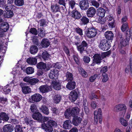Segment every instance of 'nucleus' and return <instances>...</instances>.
Instances as JSON below:
<instances>
[{"instance_id":"79ce46f5","label":"nucleus","mask_w":132,"mask_h":132,"mask_svg":"<svg viewBox=\"0 0 132 132\" xmlns=\"http://www.w3.org/2000/svg\"><path fill=\"white\" fill-rule=\"evenodd\" d=\"M69 10L73 9L75 7L76 3L73 0H71L69 1Z\"/></svg>"},{"instance_id":"052dcab7","label":"nucleus","mask_w":132,"mask_h":132,"mask_svg":"<svg viewBox=\"0 0 132 132\" xmlns=\"http://www.w3.org/2000/svg\"><path fill=\"white\" fill-rule=\"evenodd\" d=\"M97 75V74H95L94 75L91 76L89 78L90 81L91 82L94 81L96 78Z\"/></svg>"},{"instance_id":"f257e3e1","label":"nucleus","mask_w":132,"mask_h":132,"mask_svg":"<svg viewBox=\"0 0 132 132\" xmlns=\"http://www.w3.org/2000/svg\"><path fill=\"white\" fill-rule=\"evenodd\" d=\"M57 125V123L55 121L50 120L47 122L46 124H42L41 127L47 132H52L53 130V127H55Z\"/></svg>"},{"instance_id":"a19ab883","label":"nucleus","mask_w":132,"mask_h":132,"mask_svg":"<svg viewBox=\"0 0 132 132\" xmlns=\"http://www.w3.org/2000/svg\"><path fill=\"white\" fill-rule=\"evenodd\" d=\"M14 6L12 4L7 5H5L4 8L6 11H12L14 9Z\"/></svg>"},{"instance_id":"f3484780","label":"nucleus","mask_w":132,"mask_h":132,"mask_svg":"<svg viewBox=\"0 0 132 132\" xmlns=\"http://www.w3.org/2000/svg\"><path fill=\"white\" fill-rule=\"evenodd\" d=\"M32 117L34 119L39 121H40L43 118L42 114L38 111H37L33 114Z\"/></svg>"},{"instance_id":"58836bf2","label":"nucleus","mask_w":132,"mask_h":132,"mask_svg":"<svg viewBox=\"0 0 132 132\" xmlns=\"http://www.w3.org/2000/svg\"><path fill=\"white\" fill-rule=\"evenodd\" d=\"M15 4L18 6H20L23 5L24 4L23 0H15Z\"/></svg>"},{"instance_id":"864d4df0","label":"nucleus","mask_w":132,"mask_h":132,"mask_svg":"<svg viewBox=\"0 0 132 132\" xmlns=\"http://www.w3.org/2000/svg\"><path fill=\"white\" fill-rule=\"evenodd\" d=\"M120 121L121 124L124 126H126L128 125L127 121L123 118L120 119Z\"/></svg>"},{"instance_id":"f8f14e48","label":"nucleus","mask_w":132,"mask_h":132,"mask_svg":"<svg viewBox=\"0 0 132 132\" xmlns=\"http://www.w3.org/2000/svg\"><path fill=\"white\" fill-rule=\"evenodd\" d=\"M96 12V9L94 7H91L88 9L87 15L88 17H93L95 15Z\"/></svg>"},{"instance_id":"9d476101","label":"nucleus","mask_w":132,"mask_h":132,"mask_svg":"<svg viewBox=\"0 0 132 132\" xmlns=\"http://www.w3.org/2000/svg\"><path fill=\"white\" fill-rule=\"evenodd\" d=\"M79 5L82 10H86L89 7V4L87 0H83L80 1Z\"/></svg>"},{"instance_id":"412c9836","label":"nucleus","mask_w":132,"mask_h":132,"mask_svg":"<svg viewBox=\"0 0 132 132\" xmlns=\"http://www.w3.org/2000/svg\"><path fill=\"white\" fill-rule=\"evenodd\" d=\"M72 16L76 19H78L81 16L79 12L77 10H73L72 12Z\"/></svg>"},{"instance_id":"423d86ee","label":"nucleus","mask_w":132,"mask_h":132,"mask_svg":"<svg viewBox=\"0 0 132 132\" xmlns=\"http://www.w3.org/2000/svg\"><path fill=\"white\" fill-rule=\"evenodd\" d=\"M94 121L96 123L98 121V119L100 121V123H101L102 119V113L101 109L99 108L97 110L95 111L94 112Z\"/></svg>"},{"instance_id":"603ef678","label":"nucleus","mask_w":132,"mask_h":132,"mask_svg":"<svg viewBox=\"0 0 132 132\" xmlns=\"http://www.w3.org/2000/svg\"><path fill=\"white\" fill-rule=\"evenodd\" d=\"M130 67L129 66H127L125 69V71L126 73H128L129 72L130 70V72L132 74V64H130Z\"/></svg>"},{"instance_id":"c9c22d12","label":"nucleus","mask_w":132,"mask_h":132,"mask_svg":"<svg viewBox=\"0 0 132 132\" xmlns=\"http://www.w3.org/2000/svg\"><path fill=\"white\" fill-rule=\"evenodd\" d=\"M42 112L44 114L48 115L49 113L48 108L45 105L42 106L40 108Z\"/></svg>"},{"instance_id":"aec40b11","label":"nucleus","mask_w":132,"mask_h":132,"mask_svg":"<svg viewBox=\"0 0 132 132\" xmlns=\"http://www.w3.org/2000/svg\"><path fill=\"white\" fill-rule=\"evenodd\" d=\"M105 36L107 39L111 40L113 39L114 37V35L111 31H108L105 33Z\"/></svg>"},{"instance_id":"13d9d810","label":"nucleus","mask_w":132,"mask_h":132,"mask_svg":"<svg viewBox=\"0 0 132 132\" xmlns=\"http://www.w3.org/2000/svg\"><path fill=\"white\" fill-rule=\"evenodd\" d=\"M29 32L31 34L35 35L37 34V30L34 28H31L29 30Z\"/></svg>"},{"instance_id":"473e14b6","label":"nucleus","mask_w":132,"mask_h":132,"mask_svg":"<svg viewBox=\"0 0 132 132\" xmlns=\"http://www.w3.org/2000/svg\"><path fill=\"white\" fill-rule=\"evenodd\" d=\"M22 91L24 94H27L31 91V89L28 86H25L22 87Z\"/></svg>"},{"instance_id":"e433bc0d","label":"nucleus","mask_w":132,"mask_h":132,"mask_svg":"<svg viewBox=\"0 0 132 132\" xmlns=\"http://www.w3.org/2000/svg\"><path fill=\"white\" fill-rule=\"evenodd\" d=\"M65 76L66 77V80L68 81H71L73 79V75L71 73H70L69 72H67Z\"/></svg>"},{"instance_id":"680f3d73","label":"nucleus","mask_w":132,"mask_h":132,"mask_svg":"<svg viewBox=\"0 0 132 132\" xmlns=\"http://www.w3.org/2000/svg\"><path fill=\"white\" fill-rule=\"evenodd\" d=\"M9 86V85H7L4 88L3 91L4 93L5 94H7L8 93L10 92L11 90L9 88H7V87Z\"/></svg>"},{"instance_id":"39448f33","label":"nucleus","mask_w":132,"mask_h":132,"mask_svg":"<svg viewBox=\"0 0 132 132\" xmlns=\"http://www.w3.org/2000/svg\"><path fill=\"white\" fill-rule=\"evenodd\" d=\"M126 106L124 104H121L116 105L114 107V110L115 112H118L121 111L120 113H121V115H124L126 109Z\"/></svg>"},{"instance_id":"20e7f679","label":"nucleus","mask_w":132,"mask_h":132,"mask_svg":"<svg viewBox=\"0 0 132 132\" xmlns=\"http://www.w3.org/2000/svg\"><path fill=\"white\" fill-rule=\"evenodd\" d=\"M98 46L102 50L106 51L110 48V45L108 42L107 40L105 39H103L100 41Z\"/></svg>"},{"instance_id":"09e8293b","label":"nucleus","mask_w":132,"mask_h":132,"mask_svg":"<svg viewBox=\"0 0 132 132\" xmlns=\"http://www.w3.org/2000/svg\"><path fill=\"white\" fill-rule=\"evenodd\" d=\"M15 132H23L21 125H18L15 126L14 128Z\"/></svg>"},{"instance_id":"e2e57ef3","label":"nucleus","mask_w":132,"mask_h":132,"mask_svg":"<svg viewBox=\"0 0 132 132\" xmlns=\"http://www.w3.org/2000/svg\"><path fill=\"white\" fill-rule=\"evenodd\" d=\"M91 107L93 109H95L97 105V103L95 101H93L91 103Z\"/></svg>"},{"instance_id":"37998d69","label":"nucleus","mask_w":132,"mask_h":132,"mask_svg":"<svg viewBox=\"0 0 132 132\" xmlns=\"http://www.w3.org/2000/svg\"><path fill=\"white\" fill-rule=\"evenodd\" d=\"M49 54L46 51L42 53V57L45 60H47L49 58Z\"/></svg>"},{"instance_id":"bb28decb","label":"nucleus","mask_w":132,"mask_h":132,"mask_svg":"<svg viewBox=\"0 0 132 132\" xmlns=\"http://www.w3.org/2000/svg\"><path fill=\"white\" fill-rule=\"evenodd\" d=\"M71 121L67 120L65 121L63 124V126L64 128L65 129H69L71 128L70 123Z\"/></svg>"},{"instance_id":"0e129e2a","label":"nucleus","mask_w":132,"mask_h":132,"mask_svg":"<svg viewBox=\"0 0 132 132\" xmlns=\"http://www.w3.org/2000/svg\"><path fill=\"white\" fill-rule=\"evenodd\" d=\"M6 1L5 0H0V6L4 9L5 6Z\"/></svg>"},{"instance_id":"a211bd4d","label":"nucleus","mask_w":132,"mask_h":132,"mask_svg":"<svg viewBox=\"0 0 132 132\" xmlns=\"http://www.w3.org/2000/svg\"><path fill=\"white\" fill-rule=\"evenodd\" d=\"M4 132H12L14 130V128L11 124H7L5 125L3 128Z\"/></svg>"},{"instance_id":"ea45409f","label":"nucleus","mask_w":132,"mask_h":132,"mask_svg":"<svg viewBox=\"0 0 132 132\" xmlns=\"http://www.w3.org/2000/svg\"><path fill=\"white\" fill-rule=\"evenodd\" d=\"M38 50V48L36 46L33 45L31 47L30 52L31 53L34 54L37 52Z\"/></svg>"},{"instance_id":"2eb2a0df","label":"nucleus","mask_w":132,"mask_h":132,"mask_svg":"<svg viewBox=\"0 0 132 132\" xmlns=\"http://www.w3.org/2000/svg\"><path fill=\"white\" fill-rule=\"evenodd\" d=\"M81 119L78 116L73 117L72 120V123L75 126L78 125L81 122Z\"/></svg>"},{"instance_id":"c85d7f7f","label":"nucleus","mask_w":132,"mask_h":132,"mask_svg":"<svg viewBox=\"0 0 132 132\" xmlns=\"http://www.w3.org/2000/svg\"><path fill=\"white\" fill-rule=\"evenodd\" d=\"M27 63L31 65H35L37 63V59L35 58L30 57L27 60Z\"/></svg>"},{"instance_id":"a878e982","label":"nucleus","mask_w":132,"mask_h":132,"mask_svg":"<svg viewBox=\"0 0 132 132\" xmlns=\"http://www.w3.org/2000/svg\"><path fill=\"white\" fill-rule=\"evenodd\" d=\"M76 86V83L75 81L69 82L66 85L67 88L70 90L74 89Z\"/></svg>"},{"instance_id":"a18cd8bd","label":"nucleus","mask_w":132,"mask_h":132,"mask_svg":"<svg viewBox=\"0 0 132 132\" xmlns=\"http://www.w3.org/2000/svg\"><path fill=\"white\" fill-rule=\"evenodd\" d=\"M26 72L27 74H31L34 72V69L32 67H27L26 69Z\"/></svg>"},{"instance_id":"6e6d98bb","label":"nucleus","mask_w":132,"mask_h":132,"mask_svg":"<svg viewBox=\"0 0 132 132\" xmlns=\"http://www.w3.org/2000/svg\"><path fill=\"white\" fill-rule=\"evenodd\" d=\"M91 3L93 6L95 7L96 8L98 7L100 5L99 3L95 0H92Z\"/></svg>"},{"instance_id":"8fccbe9b","label":"nucleus","mask_w":132,"mask_h":132,"mask_svg":"<svg viewBox=\"0 0 132 132\" xmlns=\"http://www.w3.org/2000/svg\"><path fill=\"white\" fill-rule=\"evenodd\" d=\"M32 40L34 44L37 45H39V42L37 39V37L35 36H33L31 37Z\"/></svg>"},{"instance_id":"49530a36","label":"nucleus","mask_w":132,"mask_h":132,"mask_svg":"<svg viewBox=\"0 0 132 132\" xmlns=\"http://www.w3.org/2000/svg\"><path fill=\"white\" fill-rule=\"evenodd\" d=\"M24 121L27 124L33 125L34 123H35L34 121H33L30 118H24Z\"/></svg>"},{"instance_id":"393cba45","label":"nucleus","mask_w":132,"mask_h":132,"mask_svg":"<svg viewBox=\"0 0 132 132\" xmlns=\"http://www.w3.org/2000/svg\"><path fill=\"white\" fill-rule=\"evenodd\" d=\"M41 45L43 47L47 48L49 46L50 42L48 39L44 38L42 40Z\"/></svg>"},{"instance_id":"69168bd1","label":"nucleus","mask_w":132,"mask_h":132,"mask_svg":"<svg viewBox=\"0 0 132 132\" xmlns=\"http://www.w3.org/2000/svg\"><path fill=\"white\" fill-rule=\"evenodd\" d=\"M126 34L127 36L130 35L129 37H130L131 36V38L132 40V28H131L130 29H129V31H127Z\"/></svg>"},{"instance_id":"0eeeda50","label":"nucleus","mask_w":132,"mask_h":132,"mask_svg":"<svg viewBox=\"0 0 132 132\" xmlns=\"http://www.w3.org/2000/svg\"><path fill=\"white\" fill-rule=\"evenodd\" d=\"M97 34V31L94 28H88L86 32V36L88 38H93Z\"/></svg>"},{"instance_id":"72a5a7b5","label":"nucleus","mask_w":132,"mask_h":132,"mask_svg":"<svg viewBox=\"0 0 132 132\" xmlns=\"http://www.w3.org/2000/svg\"><path fill=\"white\" fill-rule=\"evenodd\" d=\"M89 22V19L86 17L83 16L80 19V22L81 24L85 25L88 23Z\"/></svg>"},{"instance_id":"4be33fe9","label":"nucleus","mask_w":132,"mask_h":132,"mask_svg":"<svg viewBox=\"0 0 132 132\" xmlns=\"http://www.w3.org/2000/svg\"><path fill=\"white\" fill-rule=\"evenodd\" d=\"M93 61L96 63H100L101 62V60L102 59L101 56L100 54H96L93 56Z\"/></svg>"},{"instance_id":"1a4fd4ad","label":"nucleus","mask_w":132,"mask_h":132,"mask_svg":"<svg viewBox=\"0 0 132 132\" xmlns=\"http://www.w3.org/2000/svg\"><path fill=\"white\" fill-rule=\"evenodd\" d=\"M78 90L75 89L72 91L70 93L69 98L70 100L72 102L75 101L78 97Z\"/></svg>"},{"instance_id":"4468645a","label":"nucleus","mask_w":132,"mask_h":132,"mask_svg":"<svg viewBox=\"0 0 132 132\" xmlns=\"http://www.w3.org/2000/svg\"><path fill=\"white\" fill-rule=\"evenodd\" d=\"M51 85L56 90H59L61 89V84L58 81L53 80L52 82Z\"/></svg>"},{"instance_id":"bf43d9fd","label":"nucleus","mask_w":132,"mask_h":132,"mask_svg":"<svg viewBox=\"0 0 132 132\" xmlns=\"http://www.w3.org/2000/svg\"><path fill=\"white\" fill-rule=\"evenodd\" d=\"M83 60L85 63H88L90 62V59L88 56H84L83 58Z\"/></svg>"},{"instance_id":"6e6552de","label":"nucleus","mask_w":132,"mask_h":132,"mask_svg":"<svg viewBox=\"0 0 132 132\" xmlns=\"http://www.w3.org/2000/svg\"><path fill=\"white\" fill-rule=\"evenodd\" d=\"M59 75V71L55 68L51 69L48 74L49 77L51 79H55Z\"/></svg>"},{"instance_id":"338daca9","label":"nucleus","mask_w":132,"mask_h":132,"mask_svg":"<svg viewBox=\"0 0 132 132\" xmlns=\"http://www.w3.org/2000/svg\"><path fill=\"white\" fill-rule=\"evenodd\" d=\"M107 67L105 66L101 68L100 70V72L103 74L106 72L107 71Z\"/></svg>"},{"instance_id":"dca6fc26","label":"nucleus","mask_w":132,"mask_h":132,"mask_svg":"<svg viewBox=\"0 0 132 132\" xmlns=\"http://www.w3.org/2000/svg\"><path fill=\"white\" fill-rule=\"evenodd\" d=\"M51 88L47 85H44L40 86L39 88L40 91L44 93L47 92L51 90Z\"/></svg>"},{"instance_id":"c756f323","label":"nucleus","mask_w":132,"mask_h":132,"mask_svg":"<svg viewBox=\"0 0 132 132\" xmlns=\"http://www.w3.org/2000/svg\"><path fill=\"white\" fill-rule=\"evenodd\" d=\"M78 70L82 77L84 78H86L88 77V75L87 72L81 67H78Z\"/></svg>"},{"instance_id":"c03bdc74","label":"nucleus","mask_w":132,"mask_h":132,"mask_svg":"<svg viewBox=\"0 0 132 132\" xmlns=\"http://www.w3.org/2000/svg\"><path fill=\"white\" fill-rule=\"evenodd\" d=\"M39 81V80L37 78H31L29 84L31 85H35Z\"/></svg>"},{"instance_id":"4d7b16f0","label":"nucleus","mask_w":132,"mask_h":132,"mask_svg":"<svg viewBox=\"0 0 132 132\" xmlns=\"http://www.w3.org/2000/svg\"><path fill=\"white\" fill-rule=\"evenodd\" d=\"M75 31L77 32L79 34L80 36H82L83 35L82 30L79 28H76Z\"/></svg>"},{"instance_id":"5701e85b","label":"nucleus","mask_w":132,"mask_h":132,"mask_svg":"<svg viewBox=\"0 0 132 132\" xmlns=\"http://www.w3.org/2000/svg\"><path fill=\"white\" fill-rule=\"evenodd\" d=\"M1 29L4 32L6 31L9 28V24L6 22H3L1 24Z\"/></svg>"},{"instance_id":"b1692460","label":"nucleus","mask_w":132,"mask_h":132,"mask_svg":"<svg viewBox=\"0 0 132 132\" xmlns=\"http://www.w3.org/2000/svg\"><path fill=\"white\" fill-rule=\"evenodd\" d=\"M38 68L42 69H44L46 71H47L49 70L50 69L46 68V64L43 62H40L38 63L37 64Z\"/></svg>"},{"instance_id":"4c0bfd02","label":"nucleus","mask_w":132,"mask_h":132,"mask_svg":"<svg viewBox=\"0 0 132 132\" xmlns=\"http://www.w3.org/2000/svg\"><path fill=\"white\" fill-rule=\"evenodd\" d=\"M14 15V13L12 11H7L4 15V17L5 18H10L12 17Z\"/></svg>"},{"instance_id":"ddd939ff","label":"nucleus","mask_w":132,"mask_h":132,"mask_svg":"<svg viewBox=\"0 0 132 132\" xmlns=\"http://www.w3.org/2000/svg\"><path fill=\"white\" fill-rule=\"evenodd\" d=\"M42 97L40 94H35L31 96V100L34 102H39L42 99Z\"/></svg>"},{"instance_id":"cd10ccee","label":"nucleus","mask_w":132,"mask_h":132,"mask_svg":"<svg viewBox=\"0 0 132 132\" xmlns=\"http://www.w3.org/2000/svg\"><path fill=\"white\" fill-rule=\"evenodd\" d=\"M38 32L39 33L38 36H39L43 37L45 36L46 34L45 32L43 27H38Z\"/></svg>"},{"instance_id":"5fc2aeb1","label":"nucleus","mask_w":132,"mask_h":132,"mask_svg":"<svg viewBox=\"0 0 132 132\" xmlns=\"http://www.w3.org/2000/svg\"><path fill=\"white\" fill-rule=\"evenodd\" d=\"M103 79L102 81L103 82H106L108 79V75L106 73H104L102 75Z\"/></svg>"},{"instance_id":"2f4dec72","label":"nucleus","mask_w":132,"mask_h":132,"mask_svg":"<svg viewBox=\"0 0 132 132\" xmlns=\"http://www.w3.org/2000/svg\"><path fill=\"white\" fill-rule=\"evenodd\" d=\"M51 11L53 13H55L60 11V7L59 5L56 4L54 5H51Z\"/></svg>"},{"instance_id":"6ab92c4d","label":"nucleus","mask_w":132,"mask_h":132,"mask_svg":"<svg viewBox=\"0 0 132 132\" xmlns=\"http://www.w3.org/2000/svg\"><path fill=\"white\" fill-rule=\"evenodd\" d=\"M106 11L102 7H100L97 9V15L102 18L104 17Z\"/></svg>"},{"instance_id":"9b49d317","label":"nucleus","mask_w":132,"mask_h":132,"mask_svg":"<svg viewBox=\"0 0 132 132\" xmlns=\"http://www.w3.org/2000/svg\"><path fill=\"white\" fill-rule=\"evenodd\" d=\"M88 46L87 43L85 40L83 41L81 43L80 45L77 46V49L80 53H81L83 51H84Z\"/></svg>"},{"instance_id":"de8ad7c7","label":"nucleus","mask_w":132,"mask_h":132,"mask_svg":"<svg viewBox=\"0 0 132 132\" xmlns=\"http://www.w3.org/2000/svg\"><path fill=\"white\" fill-rule=\"evenodd\" d=\"M30 109L32 112L35 113L37 111H38L36 104H32L30 108Z\"/></svg>"},{"instance_id":"f03ea898","label":"nucleus","mask_w":132,"mask_h":132,"mask_svg":"<svg viewBox=\"0 0 132 132\" xmlns=\"http://www.w3.org/2000/svg\"><path fill=\"white\" fill-rule=\"evenodd\" d=\"M80 109L77 107L73 108L71 109H68L65 112L64 115L67 119H69L71 116L74 117L79 113Z\"/></svg>"},{"instance_id":"774afa93","label":"nucleus","mask_w":132,"mask_h":132,"mask_svg":"<svg viewBox=\"0 0 132 132\" xmlns=\"http://www.w3.org/2000/svg\"><path fill=\"white\" fill-rule=\"evenodd\" d=\"M51 110L53 112V113L54 114H57L59 113V110L56 108H52Z\"/></svg>"},{"instance_id":"7c9ffc66","label":"nucleus","mask_w":132,"mask_h":132,"mask_svg":"<svg viewBox=\"0 0 132 132\" xmlns=\"http://www.w3.org/2000/svg\"><path fill=\"white\" fill-rule=\"evenodd\" d=\"M0 117L1 120H2L5 121H8L9 119L8 115L4 112H2L1 113Z\"/></svg>"},{"instance_id":"3c124183","label":"nucleus","mask_w":132,"mask_h":132,"mask_svg":"<svg viewBox=\"0 0 132 132\" xmlns=\"http://www.w3.org/2000/svg\"><path fill=\"white\" fill-rule=\"evenodd\" d=\"M121 30L122 31L124 32L126 30H127V31H129V30H128L127 29L128 28L127 23L126 22L125 23H123L121 27Z\"/></svg>"},{"instance_id":"7ed1b4c3","label":"nucleus","mask_w":132,"mask_h":132,"mask_svg":"<svg viewBox=\"0 0 132 132\" xmlns=\"http://www.w3.org/2000/svg\"><path fill=\"white\" fill-rule=\"evenodd\" d=\"M130 35L127 36L126 34L125 37L124 39L121 33H118V37L119 40L120 45H119V47H120V48L122 47H125L128 45L130 39Z\"/></svg>"},{"instance_id":"f704fd0d","label":"nucleus","mask_w":132,"mask_h":132,"mask_svg":"<svg viewBox=\"0 0 132 132\" xmlns=\"http://www.w3.org/2000/svg\"><path fill=\"white\" fill-rule=\"evenodd\" d=\"M61 99V97L60 95H55L53 97V100L54 102L56 103H59Z\"/></svg>"}]
</instances>
